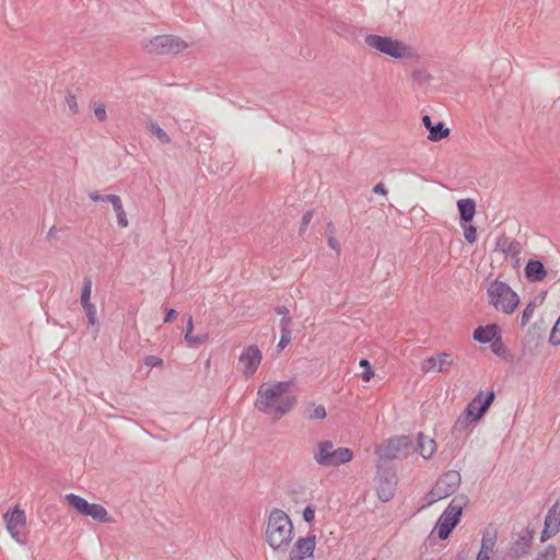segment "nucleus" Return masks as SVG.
<instances>
[{
    "label": "nucleus",
    "instance_id": "nucleus-43",
    "mask_svg": "<svg viewBox=\"0 0 560 560\" xmlns=\"http://www.w3.org/2000/svg\"><path fill=\"white\" fill-rule=\"evenodd\" d=\"M192 330H194V322H192V317L190 316L186 324L185 336L191 335Z\"/></svg>",
    "mask_w": 560,
    "mask_h": 560
},
{
    "label": "nucleus",
    "instance_id": "nucleus-28",
    "mask_svg": "<svg viewBox=\"0 0 560 560\" xmlns=\"http://www.w3.org/2000/svg\"><path fill=\"white\" fill-rule=\"evenodd\" d=\"M148 130L150 131L151 135L156 137L162 143H170V137L156 122H150L148 126Z\"/></svg>",
    "mask_w": 560,
    "mask_h": 560
},
{
    "label": "nucleus",
    "instance_id": "nucleus-19",
    "mask_svg": "<svg viewBox=\"0 0 560 560\" xmlns=\"http://www.w3.org/2000/svg\"><path fill=\"white\" fill-rule=\"evenodd\" d=\"M457 208L462 223H470L476 214V201L471 198L459 199Z\"/></svg>",
    "mask_w": 560,
    "mask_h": 560
},
{
    "label": "nucleus",
    "instance_id": "nucleus-30",
    "mask_svg": "<svg viewBox=\"0 0 560 560\" xmlns=\"http://www.w3.org/2000/svg\"><path fill=\"white\" fill-rule=\"evenodd\" d=\"M359 365L363 368V372L361 374V378L364 383H369L374 376V371L366 359H361Z\"/></svg>",
    "mask_w": 560,
    "mask_h": 560
},
{
    "label": "nucleus",
    "instance_id": "nucleus-44",
    "mask_svg": "<svg viewBox=\"0 0 560 560\" xmlns=\"http://www.w3.org/2000/svg\"><path fill=\"white\" fill-rule=\"evenodd\" d=\"M177 315V312L173 308L168 310L166 316L164 318V323H171L174 317Z\"/></svg>",
    "mask_w": 560,
    "mask_h": 560
},
{
    "label": "nucleus",
    "instance_id": "nucleus-16",
    "mask_svg": "<svg viewBox=\"0 0 560 560\" xmlns=\"http://www.w3.org/2000/svg\"><path fill=\"white\" fill-rule=\"evenodd\" d=\"M316 547L315 535L301 537L295 541L293 549L290 552V559L293 560H313Z\"/></svg>",
    "mask_w": 560,
    "mask_h": 560
},
{
    "label": "nucleus",
    "instance_id": "nucleus-6",
    "mask_svg": "<svg viewBox=\"0 0 560 560\" xmlns=\"http://www.w3.org/2000/svg\"><path fill=\"white\" fill-rule=\"evenodd\" d=\"M352 458L353 452L349 447H335L331 441L317 442L313 448V459L320 466L336 467Z\"/></svg>",
    "mask_w": 560,
    "mask_h": 560
},
{
    "label": "nucleus",
    "instance_id": "nucleus-42",
    "mask_svg": "<svg viewBox=\"0 0 560 560\" xmlns=\"http://www.w3.org/2000/svg\"><path fill=\"white\" fill-rule=\"evenodd\" d=\"M422 124H423V126H424L429 131H430V130L433 128V126H434V124H433V122H432V120H431V117H430V116H428V115H424V116L422 117Z\"/></svg>",
    "mask_w": 560,
    "mask_h": 560
},
{
    "label": "nucleus",
    "instance_id": "nucleus-24",
    "mask_svg": "<svg viewBox=\"0 0 560 560\" xmlns=\"http://www.w3.org/2000/svg\"><path fill=\"white\" fill-rule=\"evenodd\" d=\"M450 129L443 122H438L430 130L428 139L433 142L441 141L450 136Z\"/></svg>",
    "mask_w": 560,
    "mask_h": 560
},
{
    "label": "nucleus",
    "instance_id": "nucleus-9",
    "mask_svg": "<svg viewBox=\"0 0 560 560\" xmlns=\"http://www.w3.org/2000/svg\"><path fill=\"white\" fill-rule=\"evenodd\" d=\"M65 500L82 516L91 517L98 523L110 522L107 510L98 503H90L84 498L74 493L66 494Z\"/></svg>",
    "mask_w": 560,
    "mask_h": 560
},
{
    "label": "nucleus",
    "instance_id": "nucleus-26",
    "mask_svg": "<svg viewBox=\"0 0 560 560\" xmlns=\"http://www.w3.org/2000/svg\"><path fill=\"white\" fill-rule=\"evenodd\" d=\"M91 293H92V280L90 278H85L81 291L80 303L82 307L85 305H91Z\"/></svg>",
    "mask_w": 560,
    "mask_h": 560
},
{
    "label": "nucleus",
    "instance_id": "nucleus-5",
    "mask_svg": "<svg viewBox=\"0 0 560 560\" xmlns=\"http://www.w3.org/2000/svg\"><path fill=\"white\" fill-rule=\"evenodd\" d=\"M468 502L469 500L466 495L455 497L439 517L431 534H436L440 539H446L459 523L463 510L467 506Z\"/></svg>",
    "mask_w": 560,
    "mask_h": 560
},
{
    "label": "nucleus",
    "instance_id": "nucleus-13",
    "mask_svg": "<svg viewBox=\"0 0 560 560\" xmlns=\"http://www.w3.org/2000/svg\"><path fill=\"white\" fill-rule=\"evenodd\" d=\"M410 446L411 441L408 436H395L377 446L375 452L381 458L392 459L406 455Z\"/></svg>",
    "mask_w": 560,
    "mask_h": 560
},
{
    "label": "nucleus",
    "instance_id": "nucleus-7",
    "mask_svg": "<svg viewBox=\"0 0 560 560\" xmlns=\"http://www.w3.org/2000/svg\"><path fill=\"white\" fill-rule=\"evenodd\" d=\"M494 400V393L490 392L486 396L479 393L466 407L463 413L456 420L453 430L463 431L470 424L478 422L490 408Z\"/></svg>",
    "mask_w": 560,
    "mask_h": 560
},
{
    "label": "nucleus",
    "instance_id": "nucleus-14",
    "mask_svg": "<svg viewBox=\"0 0 560 560\" xmlns=\"http://www.w3.org/2000/svg\"><path fill=\"white\" fill-rule=\"evenodd\" d=\"M262 360V353L257 346H247L238 358V366L246 377H252L258 370Z\"/></svg>",
    "mask_w": 560,
    "mask_h": 560
},
{
    "label": "nucleus",
    "instance_id": "nucleus-17",
    "mask_svg": "<svg viewBox=\"0 0 560 560\" xmlns=\"http://www.w3.org/2000/svg\"><path fill=\"white\" fill-rule=\"evenodd\" d=\"M560 532V502H556L548 511L545 517L544 529L540 540L546 541L555 537Z\"/></svg>",
    "mask_w": 560,
    "mask_h": 560
},
{
    "label": "nucleus",
    "instance_id": "nucleus-21",
    "mask_svg": "<svg viewBox=\"0 0 560 560\" xmlns=\"http://www.w3.org/2000/svg\"><path fill=\"white\" fill-rule=\"evenodd\" d=\"M418 452L424 459H429L436 452V442L424 435L423 433L418 434Z\"/></svg>",
    "mask_w": 560,
    "mask_h": 560
},
{
    "label": "nucleus",
    "instance_id": "nucleus-41",
    "mask_svg": "<svg viewBox=\"0 0 560 560\" xmlns=\"http://www.w3.org/2000/svg\"><path fill=\"white\" fill-rule=\"evenodd\" d=\"M373 191L375 194H378V195H382V196H386L387 195V189H386L385 185L382 184V183L375 185L374 188H373Z\"/></svg>",
    "mask_w": 560,
    "mask_h": 560
},
{
    "label": "nucleus",
    "instance_id": "nucleus-34",
    "mask_svg": "<svg viewBox=\"0 0 560 560\" xmlns=\"http://www.w3.org/2000/svg\"><path fill=\"white\" fill-rule=\"evenodd\" d=\"M84 312H85V315L88 317V322L91 326H94L97 324V317H96V314H97V310H96V306L94 304H91V305H85L83 307Z\"/></svg>",
    "mask_w": 560,
    "mask_h": 560
},
{
    "label": "nucleus",
    "instance_id": "nucleus-31",
    "mask_svg": "<svg viewBox=\"0 0 560 560\" xmlns=\"http://www.w3.org/2000/svg\"><path fill=\"white\" fill-rule=\"evenodd\" d=\"M184 339L189 347H197V346L205 343L208 340V335L207 334H203V335L191 334L189 336H184Z\"/></svg>",
    "mask_w": 560,
    "mask_h": 560
},
{
    "label": "nucleus",
    "instance_id": "nucleus-11",
    "mask_svg": "<svg viewBox=\"0 0 560 560\" xmlns=\"http://www.w3.org/2000/svg\"><path fill=\"white\" fill-rule=\"evenodd\" d=\"M462 483L460 474L456 470H448L443 474L429 493V503H433L454 494Z\"/></svg>",
    "mask_w": 560,
    "mask_h": 560
},
{
    "label": "nucleus",
    "instance_id": "nucleus-36",
    "mask_svg": "<svg viewBox=\"0 0 560 560\" xmlns=\"http://www.w3.org/2000/svg\"><path fill=\"white\" fill-rule=\"evenodd\" d=\"M302 517L306 523L312 524L315 520V509L312 505H307L303 510Z\"/></svg>",
    "mask_w": 560,
    "mask_h": 560
},
{
    "label": "nucleus",
    "instance_id": "nucleus-46",
    "mask_svg": "<svg viewBox=\"0 0 560 560\" xmlns=\"http://www.w3.org/2000/svg\"><path fill=\"white\" fill-rule=\"evenodd\" d=\"M328 244L331 248H337V242L334 238H329Z\"/></svg>",
    "mask_w": 560,
    "mask_h": 560
},
{
    "label": "nucleus",
    "instance_id": "nucleus-18",
    "mask_svg": "<svg viewBox=\"0 0 560 560\" xmlns=\"http://www.w3.org/2000/svg\"><path fill=\"white\" fill-rule=\"evenodd\" d=\"M498 532L493 527H486L482 532L481 548L476 560H490L494 555Z\"/></svg>",
    "mask_w": 560,
    "mask_h": 560
},
{
    "label": "nucleus",
    "instance_id": "nucleus-39",
    "mask_svg": "<svg viewBox=\"0 0 560 560\" xmlns=\"http://www.w3.org/2000/svg\"><path fill=\"white\" fill-rule=\"evenodd\" d=\"M94 115L100 121H104L107 118L105 106L102 104L95 105Z\"/></svg>",
    "mask_w": 560,
    "mask_h": 560
},
{
    "label": "nucleus",
    "instance_id": "nucleus-33",
    "mask_svg": "<svg viewBox=\"0 0 560 560\" xmlns=\"http://www.w3.org/2000/svg\"><path fill=\"white\" fill-rule=\"evenodd\" d=\"M467 223H462L464 229V237L465 240L472 244L477 240V229L474 225H466Z\"/></svg>",
    "mask_w": 560,
    "mask_h": 560
},
{
    "label": "nucleus",
    "instance_id": "nucleus-12",
    "mask_svg": "<svg viewBox=\"0 0 560 560\" xmlns=\"http://www.w3.org/2000/svg\"><path fill=\"white\" fill-rule=\"evenodd\" d=\"M474 339L480 343L490 345L491 351L499 357L506 353V348L502 341L501 328L497 324L477 327L474 331Z\"/></svg>",
    "mask_w": 560,
    "mask_h": 560
},
{
    "label": "nucleus",
    "instance_id": "nucleus-35",
    "mask_svg": "<svg viewBox=\"0 0 560 560\" xmlns=\"http://www.w3.org/2000/svg\"><path fill=\"white\" fill-rule=\"evenodd\" d=\"M65 103L71 113H73V114L78 113L79 106H78L77 97L74 95H72V94L66 95Z\"/></svg>",
    "mask_w": 560,
    "mask_h": 560
},
{
    "label": "nucleus",
    "instance_id": "nucleus-37",
    "mask_svg": "<svg viewBox=\"0 0 560 560\" xmlns=\"http://www.w3.org/2000/svg\"><path fill=\"white\" fill-rule=\"evenodd\" d=\"M144 364L149 368L162 366L163 360L156 355H148L144 359Z\"/></svg>",
    "mask_w": 560,
    "mask_h": 560
},
{
    "label": "nucleus",
    "instance_id": "nucleus-8",
    "mask_svg": "<svg viewBox=\"0 0 560 560\" xmlns=\"http://www.w3.org/2000/svg\"><path fill=\"white\" fill-rule=\"evenodd\" d=\"M188 47V44L175 35H156L151 38H144L141 42V48L150 55L179 54Z\"/></svg>",
    "mask_w": 560,
    "mask_h": 560
},
{
    "label": "nucleus",
    "instance_id": "nucleus-25",
    "mask_svg": "<svg viewBox=\"0 0 560 560\" xmlns=\"http://www.w3.org/2000/svg\"><path fill=\"white\" fill-rule=\"evenodd\" d=\"M306 417L310 420H323L326 418V408L324 405L311 404L306 407Z\"/></svg>",
    "mask_w": 560,
    "mask_h": 560
},
{
    "label": "nucleus",
    "instance_id": "nucleus-23",
    "mask_svg": "<svg viewBox=\"0 0 560 560\" xmlns=\"http://www.w3.org/2000/svg\"><path fill=\"white\" fill-rule=\"evenodd\" d=\"M525 271L530 281H541L546 276L545 267L539 260H529Z\"/></svg>",
    "mask_w": 560,
    "mask_h": 560
},
{
    "label": "nucleus",
    "instance_id": "nucleus-1",
    "mask_svg": "<svg viewBox=\"0 0 560 560\" xmlns=\"http://www.w3.org/2000/svg\"><path fill=\"white\" fill-rule=\"evenodd\" d=\"M293 386V381L262 383L257 390L255 407L273 419H280L296 405V397L292 394Z\"/></svg>",
    "mask_w": 560,
    "mask_h": 560
},
{
    "label": "nucleus",
    "instance_id": "nucleus-4",
    "mask_svg": "<svg viewBox=\"0 0 560 560\" xmlns=\"http://www.w3.org/2000/svg\"><path fill=\"white\" fill-rule=\"evenodd\" d=\"M488 303L499 313L512 315L520 305L518 294L504 281L493 280L487 287Z\"/></svg>",
    "mask_w": 560,
    "mask_h": 560
},
{
    "label": "nucleus",
    "instance_id": "nucleus-3",
    "mask_svg": "<svg viewBox=\"0 0 560 560\" xmlns=\"http://www.w3.org/2000/svg\"><path fill=\"white\" fill-rule=\"evenodd\" d=\"M364 43L370 49L396 60L416 61L419 59V54L413 46L393 36L368 34L364 37Z\"/></svg>",
    "mask_w": 560,
    "mask_h": 560
},
{
    "label": "nucleus",
    "instance_id": "nucleus-10",
    "mask_svg": "<svg viewBox=\"0 0 560 560\" xmlns=\"http://www.w3.org/2000/svg\"><path fill=\"white\" fill-rule=\"evenodd\" d=\"M5 528L11 538L20 545L25 542L27 521L23 509L15 505L3 514Z\"/></svg>",
    "mask_w": 560,
    "mask_h": 560
},
{
    "label": "nucleus",
    "instance_id": "nucleus-40",
    "mask_svg": "<svg viewBox=\"0 0 560 560\" xmlns=\"http://www.w3.org/2000/svg\"><path fill=\"white\" fill-rule=\"evenodd\" d=\"M312 218H313V211L312 210L306 211L303 214V217L301 219V228H300L301 232H304L307 229L310 222L312 221Z\"/></svg>",
    "mask_w": 560,
    "mask_h": 560
},
{
    "label": "nucleus",
    "instance_id": "nucleus-38",
    "mask_svg": "<svg viewBox=\"0 0 560 560\" xmlns=\"http://www.w3.org/2000/svg\"><path fill=\"white\" fill-rule=\"evenodd\" d=\"M291 341V334L288 329H283L281 338L278 343V348L283 350Z\"/></svg>",
    "mask_w": 560,
    "mask_h": 560
},
{
    "label": "nucleus",
    "instance_id": "nucleus-2",
    "mask_svg": "<svg viewBox=\"0 0 560 560\" xmlns=\"http://www.w3.org/2000/svg\"><path fill=\"white\" fill-rule=\"evenodd\" d=\"M294 538V527L290 516L280 509H272L266 521L265 540L275 551H285Z\"/></svg>",
    "mask_w": 560,
    "mask_h": 560
},
{
    "label": "nucleus",
    "instance_id": "nucleus-29",
    "mask_svg": "<svg viewBox=\"0 0 560 560\" xmlns=\"http://www.w3.org/2000/svg\"><path fill=\"white\" fill-rule=\"evenodd\" d=\"M537 308V304L535 302H530L526 305V307L523 311L521 325L526 326L530 319L534 317L535 312Z\"/></svg>",
    "mask_w": 560,
    "mask_h": 560
},
{
    "label": "nucleus",
    "instance_id": "nucleus-20",
    "mask_svg": "<svg viewBox=\"0 0 560 560\" xmlns=\"http://www.w3.org/2000/svg\"><path fill=\"white\" fill-rule=\"evenodd\" d=\"M396 481L394 477L380 479L376 485V492L383 502L389 501L395 493Z\"/></svg>",
    "mask_w": 560,
    "mask_h": 560
},
{
    "label": "nucleus",
    "instance_id": "nucleus-22",
    "mask_svg": "<svg viewBox=\"0 0 560 560\" xmlns=\"http://www.w3.org/2000/svg\"><path fill=\"white\" fill-rule=\"evenodd\" d=\"M106 200L113 206L118 224L121 228H127L129 222L127 214L124 210L121 198L117 195H107Z\"/></svg>",
    "mask_w": 560,
    "mask_h": 560
},
{
    "label": "nucleus",
    "instance_id": "nucleus-32",
    "mask_svg": "<svg viewBox=\"0 0 560 560\" xmlns=\"http://www.w3.org/2000/svg\"><path fill=\"white\" fill-rule=\"evenodd\" d=\"M549 342L555 347L560 346V315L550 331Z\"/></svg>",
    "mask_w": 560,
    "mask_h": 560
},
{
    "label": "nucleus",
    "instance_id": "nucleus-45",
    "mask_svg": "<svg viewBox=\"0 0 560 560\" xmlns=\"http://www.w3.org/2000/svg\"><path fill=\"white\" fill-rule=\"evenodd\" d=\"M90 198H91V200H93L94 202L107 201V200H106V196H101V195H98L97 192L90 194Z\"/></svg>",
    "mask_w": 560,
    "mask_h": 560
},
{
    "label": "nucleus",
    "instance_id": "nucleus-27",
    "mask_svg": "<svg viewBox=\"0 0 560 560\" xmlns=\"http://www.w3.org/2000/svg\"><path fill=\"white\" fill-rule=\"evenodd\" d=\"M558 549L555 545H548L541 549L535 560H557Z\"/></svg>",
    "mask_w": 560,
    "mask_h": 560
},
{
    "label": "nucleus",
    "instance_id": "nucleus-15",
    "mask_svg": "<svg viewBox=\"0 0 560 560\" xmlns=\"http://www.w3.org/2000/svg\"><path fill=\"white\" fill-rule=\"evenodd\" d=\"M454 366V355L446 352H441L435 355L429 357L421 362V371L425 374L446 373Z\"/></svg>",
    "mask_w": 560,
    "mask_h": 560
}]
</instances>
